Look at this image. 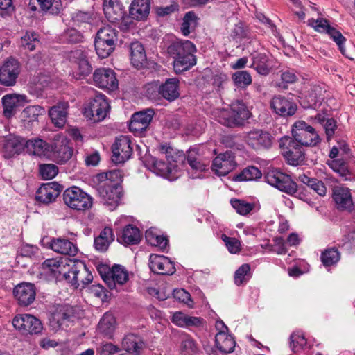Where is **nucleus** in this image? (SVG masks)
<instances>
[{
	"label": "nucleus",
	"instance_id": "35",
	"mask_svg": "<svg viewBox=\"0 0 355 355\" xmlns=\"http://www.w3.org/2000/svg\"><path fill=\"white\" fill-rule=\"evenodd\" d=\"M45 109L40 105H30L24 108L21 113V119L24 127L31 128L38 121L39 116L45 114Z\"/></svg>",
	"mask_w": 355,
	"mask_h": 355
},
{
	"label": "nucleus",
	"instance_id": "36",
	"mask_svg": "<svg viewBox=\"0 0 355 355\" xmlns=\"http://www.w3.org/2000/svg\"><path fill=\"white\" fill-rule=\"evenodd\" d=\"M180 82L176 78H168L160 83L161 96L168 101H173L180 96Z\"/></svg>",
	"mask_w": 355,
	"mask_h": 355
},
{
	"label": "nucleus",
	"instance_id": "1",
	"mask_svg": "<svg viewBox=\"0 0 355 355\" xmlns=\"http://www.w3.org/2000/svg\"><path fill=\"white\" fill-rule=\"evenodd\" d=\"M250 116L246 105L241 101L232 103L230 110L221 112L218 121L229 128L239 127Z\"/></svg>",
	"mask_w": 355,
	"mask_h": 355
},
{
	"label": "nucleus",
	"instance_id": "12",
	"mask_svg": "<svg viewBox=\"0 0 355 355\" xmlns=\"http://www.w3.org/2000/svg\"><path fill=\"white\" fill-rule=\"evenodd\" d=\"M71 261L63 257L48 259L42 263L41 270L45 275L65 279Z\"/></svg>",
	"mask_w": 355,
	"mask_h": 355
},
{
	"label": "nucleus",
	"instance_id": "49",
	"mask_svg": "<svg viewBox=\"0 0 355 355\" xmlns=\"http://www.w3.org/2000/svg\"><path fill=\"white\" fill-rule=\"evenodd\" d=\"M30 3L31 9L35 10L36 7L32 6L36 1L40 6V8L44 11H49L51 14H58L62 7V4L60 0H31Z\"/></svg>",
	"mask_w": 355,
	"mask_h": 355
},
{
	"label": "nucleus",
	"instance_id": "3",
	"mask_svg": "<svg viewBox=\"0 0 355 355\" xmlns=\"http://www.w3.org/2000/svg\"><path fill=\"white\" fill-rule=\"evenodd\" d=\"M116 40L117 34L115 29L110 26L100 28L94 41L97 55L102 58L108 57L114 50Z\"/></svg>",
	"mask_w": 355,
	"mask_h": 355
},
{
	"label": "nucleus",
	"instance_id": "48",
	"mask_svg": "<svg viewBox=\"0 0 355 355\" xmlns=\"http://www.w3.org/2000/svg\"><path fill=\"white\" fill-rule=\"evenodd\" d=\"M114 234L110 227H105L100 235L94 239L95 248L101 252H105L107 250L111 242L114 241Z\"/></svg>",
	"mask_w": 355,
	"mask_h": 355
},
{
	"label": "nucleus",
	"instance_id": "29",
	"mask_svg": "<svg viewBox=\"0 0 355 355\" xmlns=\"http://www.w3.org/2000/svg\"><path fill=\"white\" fill-rule=\"evenodd\" d=\"M151 170L157 175L162 176L169 180H173L178 178L177 165L166 163L162 160L153 158L152 160Z\"/></svg>",
	"mask_w": 355,
	"mask_h": 355
},
{
	"label": "nucleus",
	"instance_id": "40",
	"mask_svg": "<svg viewBox=\"0 0 355 355\" xmlns=\"http://www.w3.org/2000/svg\"><path fill=\"white\" fill-rule=\"evenodd\" d=\"M150 8L149 0H134L130 5V15L133 19L143 20L148 16Z\"/></svg>",
	"mask_w": 355,
	"mask_h": 355
},
{
	"label": "nucleus",
	"instance_id": "32",
	"mask_svg": "<svg viewBox=\"0 0 355 355\" xmlns=\"http://www.w3.org/2000/svg\"><path fill=\"white\" fill-rule=\"evenodd\" d=\"M103 6L105 17L111 23L119 21L125 15L123 7L119 0H103Z\"/></svg>",
	"mask_w": 355,
	"mask_h": 355
},
{
	"label": "nucleus",
	"instance_id": "9",
	"mask_svg": "<svg viewBox=\"0 0 355 355\" xmlns=\"http://www.w3.org/2000/svg\"><path fill=\"white\" fill-rule=\"evenodd\" d=\"M64 203L70 208L76 210H85L92 207V198L80 188L71 187L63 193Z\"/></svg>",
	"mask_w": 355,
	"mask_h": 355
},
{
	"label": "nucleus",
	"instance_id": "22",
	"mask_svg": "<svg viewBox=\"0 0 355 355\" xmlns=\"http://www.w3.org/2000/svg\"><path fill=\"white\" fill-rule=\"evenodd\" d=\"M155 112L153 109L135 113L129 124L130 130L134 133H140L146 130L153 119Z\"/></svg>",
	"mask_w": 355,
	"mask_h": 355
},
{
	"label": "nucleus",
	"instance_id": "60",
	"mask_svg": "<svg viewBox=\"0 0 355 355\" xmlns=\"http://www.w3.org/2000/svg\"><path fill=\"white\" fill-rule=\"evenodd\" d=\"M220 239L224 242L226 248L230 253L236 254L241 251V242L237 239L229 237L225 234L221 235Z\"/></svg>",
	"mask_w": 355,
	"mask_h": 355
},
{
	"label": "nucleus",
	"instance_id": "64",
	"mask_svg": "<svg viewBox=\"0 0 355 355\" xmlns=\"http://www.w3.org/2000/svg\"><path fill=\"white\" fill-rule=\"evenodd\" d=\"M290 347L293 352H297L302 349L306 344V340L302 334L299 333H293L290 337Z\"/></svg>",
	"mask_w": 355,
	"mask_h": 355
},
{
	"label": "nucleus",
	"instance_id": "19",
	"mask_svg": "<svg viewBox=\"0 0 355 355\" xmlns=\"http://www.w3.org/2000/svg\"><path fill=\"white\" fill-rule=\"evenodd\" d=\"M69 61L76 68V75L78 78L87 76L92 72V67L87 59V53L82 49L71 51L68 54Z\"/></svg>",
	"mask_w": 355,
	"mask_h": 355
},
{
	"label": "nucleus",
	"instance_id": "28",
	"mask_svg": "<svg viewBox=\"0 0 355 355\" xmlns=\"http://www.w3.org/2000/svg\"><path fill=\"white\" fill-rule=\"evenodd\" d=\"M71 315V309L69 306L57 305L51 313L49 317L50 326L54 329H58L69 320Z\"/></svg>",
	"mask_w": 355,
	"mask_h": 355
},
{
	"label": "nucleus",
	"instance_id": "10",
	"mask_svg": "<svg viewBox=\"0 0 355 355\" xmlns=\"http://www.w3.org/2000/svg\"><path fill=\"white\" fill-rule=\"evenodd\" d=\"M110 107L105 96L98 94L85 107L84 115L94 122H98L106 117Z\"/></svg>",
	"mask_w": 355,
	"mask_h": 355
},
{
	"label": "nucleus",
	"instance_id": "2",
	"mask_svg": "<svg viewBox=\"0 0 355 355\" xmlns=\"http://www.w3.org/2000/svg\"><path fill=\"white\" fill-rule=\"evenodd\" d=\"M216 328L219 331L215 336V342L217 349L211 346L205 345L204 349L207 355H219L218 352L223 354L231 353L234 351L236 342L234 338L230 334H227L228 331L227 327L222 320L217 321Z\"/></svg>",
	"mask_w": 355,
	"mask_h": 355
},
{
	"label": "nucleus",
	"instance_id": "44",
	"mask_svg": "<svg viewBox=\"0 0 355 355\" xmlns=\"http://www.w3.org/2000/svg\"><path fill=\"white\" fill-rule=\"evenodd\" d=\"M193 53H186L173 60V69L176 73H180L189 70L196 64V58Z\"/></svg>",
	"mask_w": 355,
	"mask_h": 355
},
{
	"label": "nucleus",
	"instance_id": "54",
	"mask_svg": "<svg viewBox=\"0 0 355 355\" xmlns=\"http://www.w3.org/2000/svg\"><path fill=\"white\" fill-rule=\"evenodd\" d=\"M39 44L38 35L34 32H26L21 37V46L24 50L33 51Z\"/></svg>",
	"mask_w": 355,
	"mask_h": 355
},
{
	"label": "nucleus",
	"instance_id": "45",
	"mask_svg": "<svg viewBox=\"0 0 355 355\" xmlns=\"http://www.w3.org/2000/svg\"><path fill=\"white\" fill-rule=\"evenodd\" d=\"M131 62L137 68L141 67L146 60L144 48L139 42H133L130 46Z\"/></svg>",
	"mask_w": 355,
	"mask_h": 355
},
{
	"label": "nucleus",
	"instance_id": "34",
	"mask_svg": "<svg viewBox=\"0 0 355 355\" xmlns=\"http://www.w3.org/2000/svg\"><path fill=\"white\" fill-rule=\"evenodd\" d=\"M117 327V322L114 315L110 312H106L101 318L97 330L104 336L112 338Z\"/></svg>",
	"mask_w": 355,
	"mask_h": 355
},
{
	"label": "nucleus",
	"instance_id": "27",
	"mask_svg": "<svg viewBox=\"0 0 355 355\" xmlns=\"http://www.w3.org/2000/svg\"><path fill=\"white\" fill-rule=\"evenodd\" d=\"M14 295L22 306H28L35 299V288L33 284L21 283L15 287Z\"/></svg>",
	"mask_w": 355,
	"mask_h": 355
},
{
	"label": "nucleus",
	"instance_id": "41",
	"mask_svg": "<svg viewBox=\"0 0 355 355\" xmlns=\"http://www.w3.org/2000/svg\"><path fill=\"white\" fill-rule=\"evenodd\" d=\"M328 166L337 173L343 180H352L353 172L349 168L348 163L344 159H334L327 162Z\"/></svg>",
	"mask_w": 355,
	"mask_h": 355
},
{
	"label": "nucleus",
	"instance_id": "16",
	"mask_svg": "<svg viewBox=\"0 0 355 355\" xmlns=\"http://www.w3.org/2000/svg\"><path fill=\"white\" fill-rule=\"evenodd\" d=\"M131 144L129 136L121 135L116 138L112 145V161L119 164L129 159L132 153Z\"/></svg>",
	"mask_w": 355,
	"mask_h": 355
},
{
	"label": "nucleus",
	"instance_id": "8",
	"mask_svg": "<svg viewBox=\"0 0 355 355\" xmlns=\"http://www.w3.org/2000/svg\"><path fill=\"white\" fill-rule=\"evenodd\" d=\"M272 135L264 130L253 128L243 133V141L255 150H267L271 148L273 143Z\"/></svg>",
	"mask_w": 355,
	"mask_h": 355
},
{
	"label": "nucleus",
	"instance_id": "13",
	"mask_svg": "<svg viewBox=\"0 0 355 355\" xmlns=\"http://www.w3.org/2000/svg\"><path fill=\"white\" fill-rule=\"evenodd\" d=\"M14 328L21 334H37L42 330L41 321L30 314H17L12 319Z\"/></svg>",
	"mask_w": 355,
	"mask_h": 355
},
{
	"label": "nucleus",
	"instance_id": "24",
	"mask_svg": "<svg viewBox=\"0 0 355 355\" xmlns=\"http://www.w3.org/2000/svg\"><path fill=\"white\" fill-rule=\"evenodd\" d=\"M60 191V185L55 182L44 184L37 189L35 200L39 202L47 205L54 202Z\"/></svg>",
	"mask_w": 355,
	"mask_h": 355
},
{
	"label": "nucleus",
	"instance_id": "59",
	"mask_svg": "<svg viewBox=\"0 0 355 355\" xmlns=\"http://www.w3.org/2000/svg\"><path fill=\"white\" fill-rule=\"evenodd\" d=\"M326 33L328 34L330 37L336 43L342 54L346 57H348L344 49V43L345 42L346 39L342 35V33L332 26H331L327 30Z\"/></svg>",
	"mask_w": 355,
	"mask_h": 355
},
{
	"label": "nucleus",
	"instance_id": "4",
	"mask_svg": "<svg viewBox=\"0 0 355 355\" xmlns=\"http://www.w3.org/2000/svg\"><path fill=\"white\" fill-rule=\"evenodd\" d=\"M266 182L286 194L293 196L297 191V184L289 175L278 169L268 171L264 176Z\"/></svg>",
	"mask_w": 355,
	"mask_h": 355
},
{
	"label": "nucleus",
	"instance_id": "42",
	"mask_svg": "<svg viewBox=\"0 0 355 355\" xmlns=\"http://www.w3.org/2000/svg\"><path fill=\"white\" fill-rule=\"evenodd\" d=\"M251 56L252 62L250 67L260 75L269 74L270 66L268 55L266 53H256L252 54Z\"/></svg>",
	"mask_w": 355,
	"mask_h": 355
},
{
	"label": "nucleus",
	"instance_id": "38",
	"mask_svg": "<svg viewBox=\"0 0 355 355\" xmlns=\"http://www.w3.org/2000/svg\"><path fill=\"white\" fill-rule=\"evenodd\" d=\"M50 248L57 253L69 256H75L78 252L76 245L64 238L53 239L50 243Z\"/></svg>",
	"mask_w": 355,
	"mask_h": 355
},
{
	"label": "nucleus",
	"instance_id": "7",
	"mask_svg": "<svg viewBox=\"0 0 355 355\" xmlns=\"http://www.w3.org/2000/svg\"><path fill=\"white\" fill-rule=\"evenodd\" d=\"M93 279L91 272L84 262L79 260H72L70 267L67 271L65 279L78 288L82 285L83 287L89 284Z\"/></svg>",
	"mask_w": 355,
	"mask_h": 355
},
{
	"label": "nucleus",
	"instance_id": "20",
	"mask_svg": "<svg viewBox=\"0 0 355 355\" xmlns=\"http://www.w3.org/2000/svg\"><path fill=\"white\" fill-rule=\"evenodd\" d=\"M332 198L338 210L351 211L353 209L354 202L349 188L335 187L332 192Z\"/></svg>",
	"mask_w": 355,
	"mask_h": 355
},
{
	"label": "nucleus",
	"instance_id": "43",
	"mask_svg": "<svg viewBox=\"0 0 355 355\" xmlns=\"http://www.w3.org/2000/svg\"><path fill=\"white\" fill-rule=\"evenodd\" d=\"M188 173L191 178H200V153L198 147L191 148L187 152Z\"/></svg>",
	"mask_w": 355,
	"mask_h": 355
},
{
	"label": "nucleus",
	"instance_id": "62",
	"mask_svg": "<svg viewBox=\"0 0 355 355\" xmlns=\"http://www.w3.org/2000/svg\"><path fill=\"white\" fill-rule=\"evenodd\" d=\"M160 83L159 81L150 83L146 87V95L152 101H157L160 98Z\"/></svg>",
	"mask_w": 355,
	"mask_h": 355
},
{
	"label": "nucleus",
	"instance_id": "6",
	"mask_svg": "<svg viewBox=\"0 0 355 355\" xmlns=\"http://www.w3.org/2000/svg\"><path fill=\"white\" fill-rule=\"evenodd\" d=\"M279 147L287 163L292 166H298L304 161V146L297 143L292 137H283L279 140Z\"/></svg>",
	"mask_w": 355,
	"mask_h": 355
},
{
	"label": "nucleus",
	"instance_id": "5",
	"mask_svg": "<svg viewBox=\"0 0 355 355\" xmlns=\"http://www.w3.org/2000/svg\"><path fill=\"white\" fill-rule=\"evenodd\" d=\"M293 139L304 146H315L320 138L314 128L304 121H296L292 128Z\"/></svg>",
	"mask_w": 355,
	"mask_h": 355
},
{
	"label": "nucleus",
	"instance_id": "56",
	"mask_svg": "<svg viewBox=\"0 0 355 355\" xmlns=\"http://www.w3.org/2000/svg\"><path fill=\"white\" fill-rule=\"evenodd\" d=\"M250 266L248 263L241 265L234 272V283L237 286L245 284L250 279Z\"/></svg>",
	"mask_w": 355,
	"mask_h": 355
},
{
	"label": "nucleus",
	"instance_id": "26",
	"mask_svg": "<svg viewBox=\"0 0 355 355\" xmlns=\"http://www.w3.org/2000/svg\"><path fill=\"white\" fill-rule=\"evenodd\" d=\"M26 140L15 135H9L3 138V149L6 157H11L20 154L26 148Z\"/></svg>",
	"mask_w": 355,
	"mask_h": 355
},
{
	"label": "nucleus",
	"instance_id": "53",
	"mask_svg": "<svg viewBox=\"0 0 355 355\" xmlns=\"http://www.w3.org/2000/svg\"><path fill=\"white\" fill-rule=\"evenodd\" d=\"M197 16L192 11L185 14L181 25V32L184 35L187 36L194 30L197 25Z\"/></svg>",
	"mask_w": 355,
	"mask_h": 355
},
{
	"label": "nucleus",
	"instance_id": "50",
	"mask_svg": "<svg viewBox=\"0 0 355 355\" xmlns=\"http://www.w3.org/2000/svg\"><path fill=\"white\" fill-rule=\"evenodd\" d=\"M340 259V253L336 247L325 249L320 255V260L325 267L336 265Z\"/></svg>",
	"mask_w": 355,
	"mask_h": 355
},
{
	"label": "nucleus",
	"instance_id": "52",
	"mask_svg": "<svg viewBox=\"0 0 355 355\" xmlns=\"http://www.w3.org/2000/svg\"><path fill=\"white\" fill-rule=\"evenodd\" d=\"M159 151L162 155H164L167 162L170 163V164H176L178 162L182 160V151H179L176 149H174L167 144L160 145Z\"/></svg>",
	"mask_w": 355,
	"mask_h": 355
},
{
	"label": "nucleus",
	"instance_id": "14",
	"mask_svg": "<svg viewBox=\"0 0 355 355\" xmlns=\"http://www.w3.org/2000/svg\"><path fill=\"white\" fill-rule=\"evenodd\" d=\"M97 191L105 205L112 210L116 207L122 196L121 188L119 185L110 184L107 182H103L99 184Z\"/></svg>",
	"mask_w": 355,
	"mask_h": 355
},
{
	"label": "nucleus",
	"instance_id": "37",
	"mask_svg": "<svg viewBox=\"0 0 355 355\" xmlns=\"http://www.w3.org/2000/svg\"><path fill=\"white\" fill-rule=\"evenodd\" d=\"M68 108L67 102H60L49 110V116L55 126L62 128L64 125L67 121Z\"/></svg>",
	"mask_w": 355,
	"mask_h": 355
},
{
	"label": "nucleus",
	"instance_id": "58",
	"mask_svg": "<svg viewBox=\"0 0 355 355\" xmlns=\"http://www.w3.org/2000/svg\"><path fill=\"white\" fill-rule=\"evenodd\" d=\"M307 25L320 33H326L327 30L331 27L329 21L322 17L309 19L307 21Z\"/></svg>",
	"mask_w": 355,
	"mask_h": 355
},
{
	"label": "nucleus",
	"instance_id": "18",
	"mask_svg": "<svg viewBox=\"0 0 355 355\" xmlns=\"http://www.w3.org/2000/svg\"><path fill=\"white\" fill-rule=\"evenodd\" d=\"M94 81L96 86L109 91L118 88V80L113 70L107 68H100L95 70L93 75Z\"/></svg>",
	"mask_w": 355,
	"mask_h": 355
},
{
	"label": "nucleus",
	"instance_id": "55",
	"mask_svg": "<svg viewBox=\"0 0 355 355\" xmlns=\"http://www.w3.org/2000/svg\"><path fill=\"white\" fill-rule=\"evenodd\" d=\"M232 80L238 87L245 88L252 83V79L247 71H239L232 76Z\"/></svg>",
	"mask_w": 355,
	"mask_h": 355
},
{
	"label": "nucleus",
	"instance_id": "23",
	"mask_svg": "<svg viewBox=\"0 0 355 355\" xmlns=\"http://www.w3.org/2000/svg\"><path fill=\"white\" fill-rule=\"evenodd\" d=\"M149 261V267L155 273L171 275L175 272L174 263L165 256L151 254Z\"/></svg>",
	"mask_w": 355,
	"mask_h": 355
},
{
	"label": "nucleus",
	"instance_id": "11",
	"mask_svg": "<svg viewBox=\"0 0 355 355\" xmlns=\"http://www.w3.org/2000/svg\"><path fill=\"white\" fill-rule=\"evenodd\" d=\"M73 147L66 137L57 135L54 138L53 146H51V159L58 164H66L72 157Z\"/></svg>",
	"mask_w": 355,
	"mask_h": 355
},
{
	"label": "nucleus",
	"instance_id": "21",
	"mask_svg": "<svg viewBox=\"0 0 355 355\" xmlns=\"http://www.w3.org/2000/svg\"><path fill=\"white\" fill-rule=\"evenodd\" d=\"M26 98V96L23 94H8L4 95L1 98L3 116L7 119L12 117L16 113L17 108L27 102Z\"/></svg>",
	"mask_w": 355,
	"mask_h": 355
},
{
	"label": "nucleus",
	"instance_id": "63",
	"mask_svg": "<svg viewBox=\"0 0 355 355\" xmlns=\"http://www.w3.org/2000/svg\"><path fill=\"white\" fill-rule=\"evenodd\" d=\"M173 295L175 300L177 301L184 303L189 307L193 306V302L191 299L190 294L183 288L174 289Z\"/></svg>",
	"mask_w": 355,
	"mask_h": 355
},
{
	"label": "nucleus",
	"instance_id": "30",
	"mask_svg": "<svg viewBox=\"0 0 355 355\" xmlns=\"http://www.w3.org/2000/svg\"><path fill=\"white\" fill-rule=\"evenodd\" d=\"M26 149L30 155L39 157H49L51 155V146L40 138L26 140Z\"/></svg>",
	"mask_w": 355,
	"mask_h": 355
},
{
	"label": "nucleus",
	"instance_id": "46",
	"mask_svg": "<svg viewBox=\"0 0 355 355\" xmlns=\"http://www.w3.org/2000/svg\"><path fill=\"white\" fill-rule=\"evenodd\" d=\"M171 322L178 327L189 328L197 327L200 324V319L197 317L189 316L182 312L178 311L173 314Z\"/></svg>",
	"mask_w": 355,
	"mask_h": 355
},
{
	"label": "nucleus",
	"instance_id": "47",
	"mask_svg": "<svg viewBox=\"0 0 355 355\" xmlns=\"http://www.w3.org/2000/svg\"><path fill=\"white\" fill-rule=\"evenodd\" d=\"M144 345L142 339L133 334L126 335L122 340V347L125 351L137 354L139 353Z\"/></svg>",
	"mask_w": 355,
	"mask_h": 355
},
{
	"label": "nucleus",
	"instance_id": "33",
	"mask_svg": "<svg viewBox=\"0 0 355 355\" xmlns=\"http://www.w3.org/2000/svg\"><path fill=\"white\" fill-rule=\"evenodd\" d=\"M196 51V46L189 40H175L171 43L167 49L168 54L174 60L186 53H195Z\"/></svg>",
	"mask_w": 355,
	"mask_h": 355
},
{
	"label": "nucleus",
	"instance_id": "31",
	"mask_svg": "<svg viewBox=\"0 0 355 355\" xmlns=\"http://www.w3.org/2000/svg\"><path fill=\"white\" fill-rule=\"evenodd\" d=\"M109 287L112 289L116 284L123 285L128 279V272L124 267L116 265L103 277Z\"/></svg>",
	"mask_w": 355,
	"mask_h": 355
},
{
	"label": "nucleus",
	"instance_id": "57",
	"mask_svg": "<svg viewBox=\"0 0 355 355\" xmlns=\"http://www.w3.org/2000/svg\"><path fill=\"white\" fill-rule=\"evenodd\" d=\"M230 203L236 212L241 215H247L254 208V203H250L243 200L232 199Z\"/></svg>",
	"mask_w": 355,
	"mask_h": 355
},
{
	"label": "nucleus",
	"instance_id": "39",
	"mask_svg": "<svg viewBox=\"0 0 355 355\" xmlns=\"http://www.w3.org/2000/svg\"><path fill=\"white\" fill-rule=\"evenodd\" d=\"M141 233L135 226L128 225L125 227L121 234L117 238V241L125 245H135L140 242Z\"/></svg>",
	"mask_w": 355,
	"mask_h": 355
},
{
	"label": "nucleus",
	"instance_id": "25",
	"mask_svg": "<svg viewBox=\"0 0 355 355\" xmlns=\"http://www.w3.org/2000/svg\"><path fill=\"white\" fill-rule=\"evenodd\" d=\"M270 106L277 114L283 117L293 116L297 110V105L294 102L280 95L272 98Z\"/></svg>",
	"mask_w": 355,
	"mask_h": 355
},
{
	"label": "nucleus",
	"instance_id": "17",
	"mask_svg": "<svg viewBox=\"0 0 355 355\" xmlns=\"http://www.w3.org/2000/svg\"><path fill=\"white\" fill-rule=\"evenodd\" d=\"M236 165L234 154L231 151H226L215 157L211 168L218 175L225 176L232 171Z\"/></svg>",
	"mask_w": 355,
	"mask_h": 355
},
{
	"label": "nucleus",
	"instance_id": "51",
	"mask_svg": "<svg viewBox=\"0 0 355 355\" xmlns=\"http://www.w3.org/2000/svg\"><path fill=\"white\" fill-rule=\"evenodd\" d=\"M261 172L255 166H248L244 168L241 173L232 178L234 181H252L260 178Z\"/></svg>",
	"mask_w": 355,
	"mask_h": 355
},
{
	"label": "nucleus",
	"instance_id": "61",
	"mask_svg": "<svg viewBox=\"0 0 355 355\" xmlns=\"http://www.w3.org/2000/svg\"><path fill=\"white\" fill-rule=\"evenodd\" d=\"M58 173V168L53 164H45L40 166V173L43 179L54 178Z\"/></svg>",
	"mask_w": 355,
	"mask_h": 355
},
{
	"label": "nucleus",
	"instance_id": "15",
	"mask_svg": "<svg viewBox=\"0 0 355 355\" xmlns=\"http://www.w3.org/2000/svg\"><path fill=\"white\" fill-rule=\"evenodd\" d=\"M20 71V64L17 60L7 59L0 67V83L5 86L15 85Z\"/></svg>",
	"mask_w": 355,
	"mask_h": 355
}]
</instances>
